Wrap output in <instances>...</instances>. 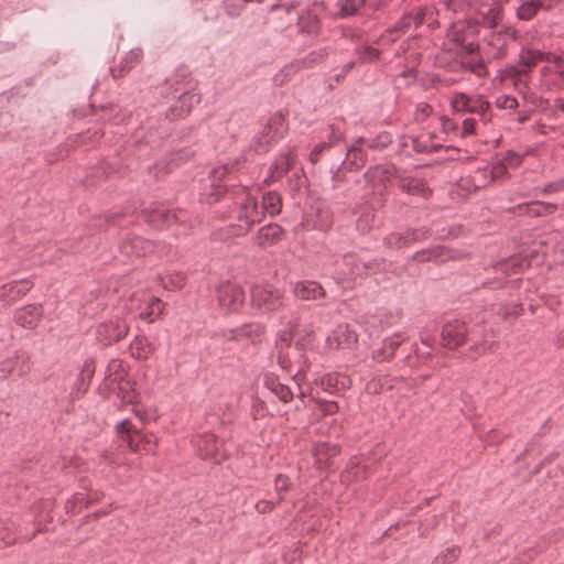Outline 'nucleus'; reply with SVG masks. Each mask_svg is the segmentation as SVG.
I'll list each match as a JSON object with an SVG mask.
<instances>
[{
    "label": "nucleus",
    "instance_id": "f257e3e1",
    "mask_svg": "<svg viewBox=\"0 0 564 564\" xmlns=\"http://www.w3.org/2000/svg\"><path fill=\"white\" fill-rule=\"evenodd\" d=\"M251 302L257 308L271 312L281 305V294L271 285H256L251 289Z\"/></svg>",
    "mask_w": 564,
    "mask_h": 564
},
{
    "label": "nucleus",
    "instance_id": "f03ea898",
    "mask_svg": "<svg viewBox=\"0 0 564 564\" xmlns=\"http://www.w3.org/2000/svg\"><path fill=\"white\" fill-rule=\"evenodd\" d=\"M173 98L175 102L165 112L166 119L171 121L188 115L193 106L199 102V96L188 89L182 90L180 94L175 89Z\"/></svg>",
    "mask_w": 564,
    "mask_h": 564
},
{
    "label": "nucleus",
    "instance_id": "7ed1b4c3",
    "mask_svg": "<svg viewBox=\"0 0 564 564\" xmlns=\"http://www.w3.org/2000/svg\"><path fill=\"white\" fill-rule=\"evenodd\" d=\"M219 305L228 312L238 311L245 302V292L234 283H224L217 289Z\"/></svg>",
    "mask_w": 564,
    "mask_h": 564
},
{
    "label": "nucleus",
    "instance_id": "20e7f679",
    "mask_svg": "<svg viewBox=\"0 0 564 564\" xmlns=\"http://www.w3.org/2000/svg\"><path fill=\"white\" fill-rule=\"evenodd\" d=\"M468 334L467 325L460 321H452L446 323L442 329V340L444 347L455 349L466 341Z\"/></svg>",
    "mask_w": 564,
    "mask_h": 564
},
{
    "label": "nucleus",
    "instance_id": "39448f33",
    "mask_svg": "<svg viewBox=\"0 0 564 564\" xmlns=\"http://www.w3.org/2000/svg\"><path fill=\"white\" fill-rule=\"evenodd\" d=\"M452 107L457 112H469L486 116L490 104L480 97L471 98L464 93L455 95L452 100Z\"/></svg>",
    "mask_w": 564,
    "mask_h": 564
},
{
    "label": "nucleus",
    "instance_id": "423d86ee",
    "mask_svg": "<svg viewBox=\"0 0 564 564\" xmlns=\"http://www.w3.org/2000/svg\"><path fill=\"white\" fill-rule=\"evenodd\" d=\"M129 326L126 322L116 321L100 324L97 328V339L106 346L120 341L127 336Z\"/></svg>",
    "mask_w": 564,
    "mask_h": 564
},
{
    "label": "nucleus",
    "instance_id": "0eeeda50",
    "mask_svg": "<svg viewBox=\"0 0 564 564\" xmlns=\"http://www.w3.org/2000/svg\"><path fill=\"white\" fill-rule=\"evenodd\" d=\"M153 243L150 240H145L140 236L130 235L121 238L119 250L122 254L128 258L131 257H142L147 254V252L152 251Z\"/></svg>",
    "mask_w": 564,
    "mask_h": 564
},
{
    "label": "nucleus",
    "instance_id": "6e6552de",
    "mask_svg": "<svg viewBox=\"0 0 564 564\" xmlns=\"http://www.w3.org/2000/svg\"><path fill=\"white\" fill-rule=\"evenodd\" d=\"M264 333V327L260 324L249 323L240 327L232 328L223 333V337L227 341H254Z\"/></svg>",
    "mask_w": 564,
    "mask_h": 564
},
{
    "label": "nucleus",
    "instance_id": "1a4fd4ad",
    "mask_svg": "<svg viewBox=\"0 0 564 564\" xmlns=\"http://www.w3.org/2000/svg\"><path fill=\"white\" fill-rule=\"evenodd\" d=\"M340 449L337 445L318 442L314 445L313 454L319 469L330 470L334 467L333 458L339 454Z\"/></svg>",
    "mask_w": 564,
    "mask_h": 564
},
{
    "label": "nucleus",
    "instance_id": "9d476101",
    "mask_svg": "<svg viewBox=\"0 0 564 564\" xmlns=\"http://www.w3.org/2000/svg\"><path fill=\"white\" fill-rule=\"evenodd\" d=\"M229 170L227 165H221L214 167L209 172V178L212 181L213 192L208 195V203L214 204L217 203L224 194L227 192L225 186L220 185V182L227 176Z\"/></svg>",
    "mask_w": 564,
    "mask_h": 564
},
{
    "label": "nucleus",
    "instance_id": "9b49d317",
    "mask_svg": "<svg viewBox=\"0 0 564 564\" xmlns=\"http://www.w3.org/2000/svg\"><path fill=\"white\" fill-rule=\"evenodd\" d=\"M42 316L41 305H26L15 312V323L22 327L34 328Z\"/></svg>",
    "mask_w": 564,
    "mask_h": 564
},
{
    "label": "nucleus",
    "instance_id": "f8f14e48",
    "mask_svg": "<svg viewBox=\"0 0 564 564\" xmlns=\"http://www.w3.org/2000/svg\"><path fill=\"white\" fill-rule=\"evenodd\" d=\"M31 288V283L25 280L10 282L0 288V300L11 304L20 296L26 294Z\"/></svg>",
    "mask_w": 564,
    "mask_h": 564
},
{
    "label": "nucleus",
    "instance_id": "ddd939ff",
    "mask_svg": "<svg viewBox=\"0 0 564 564\" xmlns=\"http://www.w3.org/2000/svg\"><path fill=\"white\" fill-rule=\"evenodd\" d=\"M143 58V51L141 48L131 50L126 57L121 61L120 65L116 68H111L112 76L115 78L123 77L132 68L141 63Z\"/></svg>",
    "mask_w": 564,
    "mask_h": 564
},
{
    "label": "nucleus",
    "instance_id": "4468645a",
    "mask_svg": "<svg viewBox=\"0 0 564 564\" xmlns=\"http://www.w3.org/2000/svg\"><path fill=\"white\" fill-rule=\"evenodd\" d=\"M294 293L302 300H316L325 296L323 286L314 281H304L296 284Z\"/></svg>",
    "mask_w": 564,
    "mask_h": 564
},
{
    "label": "nucleus",
    "instance_id": "2eb2a0df",
    "mask_svg": "<svg viewBox=\"0 0 564 564\" xmlns=\"http://www.w3.org/2000/svg\"><path fill=\"white\" fill-rule=\"evenodd\" d=\"M117 430L130 449L133 452H138L140 449L139 432L129 420L122 421L118 425Z\"/></svg>",
    "mask_w": 564,
    "mask_h": 564
},
{
    "label": "nucleus",
    "instance_id": "dca6fc26",
    "mask_svg": "<svg viewBox=\"0 0 564 564\" xmlns=\"http://www.w3.org/2000/svg\"><path fill=\"white\" fill-rule=\"evenodd\" d=\"M264 386L282 402L288 403L293 399V391L290 387L281 383L278 378L267 376Z\"/></svg>",
    "mask_w": 564,
    "mask_h": 564
},
{
    "label": "nucleus",
    "instance_id": "f3484780",
    "mask_svg": "<svg viewBox=\"0 0 564 564\" xmlns=\"http://www.w3.org/2000/svg\"><path fill=\"white\" fill-rule=\"evenodd\" d=\"M141 216L145 221L155 226L169 224L172 219H176L175 214L160 207L152 209L145 208L141 212Z\"/></svg>",
    "mask_w": 564,
    "mask_h": 564
},
{
    "label": "nucleus",
    "instance_id": "a211bd4d",
    "mask_svg": "<svg viewBox=\"0 0 564 564\" xmlns=\"http://www.w3.org/2000/svg\"><path fill=\"white\" fill-rule=\"evenodd\" d=\"M327 343L329 346L336 344V348H340L341 346L349 347L351 344L357 343V334L350 330L348 325L338 326L335 330V335L327 338Z\"/></svg>",
    "mask_w": 564,
    "mask_h": 564
},
{
    "label": "nucleus",
    "instance_id": "6ab92c4d",
    "mask_svg": "<svg viewBox=\"0 0 564 564\" xmlns=\"http://www.w3.org/2000/svg\"><path fill=\"white\" fill-rule=\"evenodd\" d=\"M399 188L410 195H421L423 197H429L431 195V189H429L423 181L412 177L401 178L399 182Z\"/></svg>",
    "mask_w": 564,
    "mask_h": 564
},
{
    "label": "nucleus",
    "instance_id": "aec40b11",
    "mask_svg": "<svg viewBox=\"0 0 564 564\" xmlns=\"http://www.w3.org/2000/svg\"><path fill=\"white\" fill-rule=\"evenodd\" d=\"M544 8L542 0H529L523 2L517 11V15L520 20L528 21L532 19L540 9Z\"/></svg>",
    "mask_w": 564,
    "mask_h": 564
},
{
    "label": "nucleus",
    "instance_id": "412c9836",
    "mask_svg": "<svg viewBox=\"0 0 564 564\" xmlns=\"http://www.w3.org/2000/svg\"><path fill=\"white\" fill-rule=\"evenodd\" d=\"M365 154L360 149L352 147L348 153L346 160L343 161V165L346 170L352 171L358 170L365 164Z\"/></svg>",
    "mask_w": 564,
    "mask_h": 564
},
{
    "label": "nucleus",
    "instance_id": "4be33fe9",
    "mask_svg": "<svg viewBox=\"0 0 564 564\" xmlns=\"http://www.w3.org/2000/svg\"><path fill=\"white\" fill-rule=\"evenodd\" d=\"M257 204L254 203L251 210H249L248 203H241L238 220L241 223L240 227H246L249 229L257 221Z\"/></svg>",
    "mask_w": 564,
    "mask_h": 564
},
{
    "label": "nucleus",
    "instance_id": "5701e85b",
    "mask_svg": "<svg viewBox=\"0 0 564 564\" xmlns=\"http://www.w3.org/2000/svg\"><path fill=\"white\" fill-rule=\"evenodd\" d=\"M282 234H283V229L281 228V226H279L276 224H270V225L263 226L259 230V239L262 240L261 243L263 241L275 242V241L280 240Z\"/></svg>",
    "mask_w": 564,
    "mask_h": 564
},
{
    "label": "nucleus",
    "instance_id": "b1692460",
    "mask_svg": "<svg viewBox=\"0 0 564 564\" xmlns=\"http://www.w3.org/2000/svg\"><path fill=\"white\" fill-rule=\"evenodd\" d=\"M530 208H531V209H529L530 217H541V216H546V215L553 214L557 209V206L555 204H551V203L534 200V202H530Z\"/></svg>",
    "mask_w": 564,
    "mask_h": 564
},
{
    "label": "nucleus",
    "instance_id": "393cba45",
    "mask_svg": "<svg viewBox=\"0 0 564 564\" xmlns=\"http://www.w3.org/2000/svg\"><path fill=\"white\" fill-rule=\"evenodd\" d=\"M281 197L275 192H269L263 195L262 207L271 215H275L281 210Z\"/></svg>",
    "mask_w": 564,
    "mask_h": 564
},
{
    "label": "nucleus",
    "instance_id": "a878e982",
    "mask_svg": "<svg viewBox=\"0 0 564 564\" xmlns=\"http://www.w3.org/2000/svg\"><path fill=\"white\" fill-rule=\"evenodd\" d=\"M501 19L502 10L500 7L496 6L490 8L488 12L482 14V24L489 29H494L497 26Z\"/></svg>",
    "mask_w": 564,
    "mask_h": 564
},
{
    "label": "nucleus",
    "instance_id": "bb28decb",
    "mask_svg": "<svg viewBox=\"0 0 564 564\" xmlns=\"http://www.w3.org/2000/svg\"><path fill=\"white\" fill-rule=\"evenodd\" d=\"M386 247L390 249H401L409 245L405 232L404 234H390L383 240Z\"/></svg>",
    "mask_w": 564,
    "mask_h": 564
},
{
    "label": "nucleus",
    "instance_id": "cd10ccee",
    "mask_svg": "<svg viewBox=\"0 0 564 564\" xmlns=\"http://www.w3.org/2000/svg\"><path fill=\"white\" fill-rule=\"evenodd\" d=\"M314 339V330L307 329L295 341V349L300 359L304 358L303 351L312 344Z\"/></svg>",
    "mask_w": 564,
    "mask_h": 564
},
{
    "label": "nucleus",
    "instance_id": "c85d7f7f",
    "mask_svg": "<svg viewBox=\"0 0 564 564\" xmlns=\"http://www.w3.org/2000/svg\"><path fill=\"white\" fill-rule=\"evenodd\" d=\"M391 170L395 171L394 166L381 169L379 166L375 167L373 171L369 170L365 173V178L370 182L380 173V181L384 183V188H387L386 181H389V174Z\"/></svg>",
    "mask_w": 564,
    "mask_h": 564
},
{
    "label": "nucleus",
    "instance_id": "c756f323",
    "mask_svg": "<svg viewBox=\"0 0 564 564\" xmlns=\"http://www.w3.org/2000/svg\"><path fill=\"white\" fill-rule=\"evenodd\" d=\"M392 142L391 135L387 132L378 134L375 139H372L369 143V147L372 149H384Z\"/></svg>",
    "mask_w": 564,
    "mask_h": 564
},
{
    "label": "nucleus",
    "instance_id": "7c9ffc66",
    "mask_svg": "<svg viewBox=\"0 0 564 564\" xmlns=\"http://www.w3.org/2000/svg\"><path fill=\"white\" fill-rule=\"evenodd\" d=\"M359 263L362 265L366 273H376L382 269L386 261L384 260H359Z\"/></svg>",
    "mask_w": 564,
    "mask_h": 564
},
{
    "label": "nucleus",
    "instance_id": "2f4dec72",
    "mask_svg": "<svg viewBox=\"0 0 564 564\" xmlns=\"http://www.w3.org/2000/svg\"><path fill=\"white\" fill-rule=\"evenodd\" d=\"M340 17L346 18L357 13V6L355 0H340Z\"/></svg>",
    "mask_w": 564,
    "mask_h": 564
},
{
    "label": "nucleus",
    "instance_id": "473e14b6",
    "mask_svg": "<svg viewBox=\"0 0 564 564\" xmlns=\"http://www.w3.org/2000/svg\"><path fill=\"white\" fill-rule=\"evenodd\" d=\"M440 256L438 249L433 250H421L413 254V261L416 262H426L430 261L433 258H437Z\"/></svg>",
    "mask_w": 564,
    "mask_h": 564
},
{
    "label": "nucleus",
    "instance_id": "72a5a7b5",
    "mask_svg": "<svg viewBox=\"0 0 564 564\" xmlns=\"http://www.w3.org/2000/svg\"><path fill=\"white\" fill-rule=\"evenodd\" d=\"M496 106L501 109H513L518 106V100L512 96H501L497 98Z\"/></svg>",
    "mask_w": 564,
    "mask_h": 564
},
{
    "label": "nucleus",
    "instance_id": "f704fd0d",
    "mask_svg": "<svg viewBox=\"0 0 564 564\" xmlns=\"http://www.w3.org/2000/svg\"><path fill=\"white\" fill-rule=\"evenodd\" d=\"M412 22V15L410 13H405L393 26L392 31L405 33Z\"/></svg>",
    "mask_w": 564,
    "mask_h": 564
},
{
    "label": "nucleus",
    "instance_id": "c9c22d12",
    "mask_svg": "<svg viewBox=\"0 0 564 564\" xmlns=\"http://www.w3.org/2000/svg\"><path fill=\"white\" fill-rule=\"evenodd\" d=\"M285 117L279 111L269 119V128L273 127L274 133H280L284 126Z\"/></svg>",
    "mask_w": 564,
    "mask_h": 564
},
{
    "label": "nucleus",
    "instance_id": "e433bc0d",
    "mask_svg": "<svg viewBox=\"0 0 564 564\" xmlns=\"http://www.w3.org/2000/svg\"><path fill=\"white\" fill-rule=\"evenodd\" d=\"M327 53L322 50L319 52H312L311 54H308V56L306 58H304L303 63L305 65H314V64H318L321 62L324 61V58L326 57Z\"/></svg>",
    "mask_w": 564,
    "mask_h": 564
},
{
    "label": "nucleus",
    "instance_id": "4c0bfd02",
    "mask_svg": "<svg viewBox=\"0 0 564 564\" xmlns=\"http://www.w3.org/2000/svg\"><path fill=\"white\" fill-rule=\"evenodd\" d=\"M359 54H360V59L373 62L379 57L380 51H378L377 48H373L371 46H367V47L362 48Z\"/></svg>",
    "mask_w": 564,
    "mask_h": 564
},
{
    "label": "nucleus",
    "instance_id": "58836bf2",
    "mask_svg": "<svg viewBox=\"0 0 564 564\" xmlns=\"http://www.w3.org/2000/svg\"><path fill=\"white\" fill-rule=\"evenodd\" d=\"M94 373H95V362L93 360H86L83 366L79 378H83V381L84 380L86 381V379L90 380L93 378Z\"/></svg>",
    "mask_w": 564,
    "mask_h": 564
},
{
    "label": "nucleus",
    "instance_id": "ea45409f",
    "mask_svg": "<svg viewBox=\"0 0 564 564\" xmlns=\"http://www.w3.org/2000/svg\"><path fill=\"white\" fill-rule=\"evenodd\" d=\"M297 333L295 330H291V332H283L281 335H280V344L278 346V348L280 349L282 347V351H284V348H290L291 347V344H292V339L293 337L296 335Z\"/></svg>",
    "mask_w": 564,
    "mask_h": 564
},
{
    "label": "nucleus",
    "instance_id": "a19ab883",
    "mask_svg": "<svg viewBox=\"0 0 564 564\" xmlns=\"http://www.w3.org/2000/svg\"><path fill=\"white\" fill-rule=\"evenodd\" d=\"M427 234H429V230H426V229H409L405 232L409 243L412 242V241L421 240Z\"/></svg>",
    "mask_w": 564,
    "mask_h": 564
},
{
    "label": "nucleus",
    "instance_id": "79ce46f5",
    "mask_svg": "<svg viewBox=\"0 0 564 564\" xmlns=\"http://www.w3.org/2000/svg\"><path fill=\"white\" fill-rule=\"evenodd\" d=\"M432 112V107L427 104H421L416 108L415 119L417 121L424 120Z\"/></svg>",
    "mask_w": 564,
    "mask_h": 564
},
{
    "label": "nucleus",
    "instance_id": "37998d69",
    "mask_svg": "<svg viewBox=\"0 0 564 564\" xmlns=\"http://www.w3.org/2000/svg\"><path fill=\"white\" fill-rule=\"evenodd\" d=\"M508 173L507 164L505 162H499L492 166L491 175L492 178H501Z\"/></svg>",
    "mask_w": 564,
    "mask_h": 564
},
{
    "label": "nucleus",
    "instance_id": "c03bdc74",
    "mask_svg": "<svg viewBox=\"0 0 564 564\" xmlns=\"http://www.w3.org/2000/svg\"><path fill=\"white\" fill-rule=\"evenodd\" d=\"M274 482H275V489L278 492L286 491L289 489L290 480L284 475H278L275 477Z\"/></svg>",
    "mask_w": 564,
    "mask_h": 564
},
{
    "label": "nucleus",
    "instance_id": "a18cd8bd",
    "mask_svg": "<svg viewBox=\"0 0 564 564\" xmlns=\"http://www.w3.org/2000/svg\"><path fill=\"white\" fill-rule=\"evenodd\" d=\"M520 64L524 67H527L528 69H532L535 65H536V62L534 61V58L530 55V52L529 50L523 52L521 55H520Z\"/></svg>",
    "mask_w": 564,
    "mask_h": 564
},
{
    "label": "nucleus",
    "instance_id": "49530a36",
    "mask_svg": "<svg viewBox=\"0 0 564 564\" xmlns=\"http://www.w3.org/2000/svg\"><path fill=\"white\" fill-rule=\"evenodd\" d=\"M330 145L326 142H323V143H318L317 145H315V148L313 149V151L311 152L310 154V160L312 163H316L318 161V156L321 155V153L325 150V149H328Z\"/></svg>",
    "mask_w": 564,
    "mask_h": 564
},
{
    "label": "nucleus",
    "instance_id": "de8ad7c7",
    "mask_svg": "<svg viewBox=\"0 0 564 564\" xmlns=\"http://www.w3.org/2000/svg\"><path fill=\"white\" fill-rule=\"evenodd\" d=\"M400 345H401V341L392 339V338L386 339L383 343V347L388 350V354L391 358L394 356V354Z\"/></svg>",
    "mask_w": 564,
    "mask_h": 564
},
{
    "label": "nucleus",
    "instance_id": "09e8293b",
    "mask_svg": "<svg viewBox=\"0 0 564 564\" xmlns=\"http://www.w3.org/2000/svg\"><path fill=\"white\" fill-rule=\"evenodd\" d=\"M412 148L416 153H425L429 152V145L425 142H422L420 139L415 137H411Z\"/></svg>",
    "mask_w": 564,
    "mask_h": 564
},
{
    "label": "nucleus",
    "instance_id": "8fccbe9b",
    "mask_svg": "<svg viewBox=\"0 0 564 564\" xmlns=\"http://www.w3.org/2000/svg\"><path fill=\"white\" fill-rule=\"evenodd\" d=\"M476 127V120L473 118H467L463 121V135L465 134H474Z\"/></svg>",
    "mask_w": 564,
    "mask_h": 564
},
{
    "label": "nucleus",
    "instance_id": "3c124183",
    "mask_svg": "<svg viewBox=\"0 0 564 564\" xmlns=\"http://www.w3.org/2000/svg\"><path fill=\"white\" fill-rule=\"evenodd\" d=\"M530 203H523L509 208L511 214L527 215L529 216Z\"/></svg>",
    "mask_w": 564,
    "mask_h": 564
},
{
    "label": "nucleus",
    "instance_id": "603ef678",
    "mask_svg": "<svg viewBox=\"0 0 564 564\" xmlns=\"http://www.w3.org/2000/svg\"><path fill=\"white\" fill-rule=\"evenodd\" d=\"M530 55L534 58V61L538 63L539 61H546L552 62L553 57H551L550 54H545L538 50H529Z\"/></svg>",
    "mask_w": 564,
    "mask_h": 564
},
{
    "label": "nucleus",
    "instance_id": "864d4df0",
    "mask_svg": "<svg viewBox=\"0 0 564 564\" xmlns=\"http://www.w3.org/2000/svg\"><path fill=\"white\" fill-rule=\"evenodd\" d=\"M273 127L269 128V122L263 128L260 141L263 140L264 143H269L275 135Z\"/></svg>",
    "mask_w": 564,
    "mask_h": 564
},
{
    "label": "nucleus",
    "instance_id": "5fc2aeb1",
    "mask_svg": "<svg viewBox=\"0 0 564 564\" xmlns=\"http://www.w3.org/2000/svg\"><path fill=\"white\" fill-rule=\"evenodd\" d=\"M225 10L228 15L236 17L240 13L242 7L239 4L229 3L227 1L224 2Z\"/></svg>",
    "mask_w": 564,
    "mask_h": 564
},
{
    "label": "nucleus",
    "instance_id": "6e6d98bb",
    "mask_svg": "<svg viewBox=\"0 0 564 564\" xmlns=\"http://www.w3.org/2000/svg\"><path fill=\"white\" fill-rule=\"evenodd\" d=\"M273 507L274 505L267 500H261L256 505V508L260 513L269 512L273 509Z\"/></svg>",
    "mask_w": 564,
    "mask_h": 564
},
{
    "label": "nucleus",
    "instance_id": "4d7b16f0",
    "mask_svg": "<svg viewBox=\"0 0 564 564\" xmlns=\"http://www.w3.org/2000/svg\"><path fill=\"white\" fill-rule=\"evenodd\" d=\"M373 358L378 361H384L391 357L389 356L388 350L382 346L380 349L373 351Z\"/></svg>",
    "mask_w": 564,
    "mask_h": 564
},
{
    "label": "nucleus",
    "instance_id": "13d9d810",
    "mask_svg": "<svg viewBox=\"0 0 564 564\" xmlns=\"http://www.w3.org/2000/svg\"><path fill=\"white\" fill-rule=\"evenodd\" d=\"M278 361L284 369L290 367L291 360H290L288 354L282 351V347L279 350Z\"/></svg>",
    "mask_w": 564,
    "mask_h": 564
},
{
    "label": "nucleus",
    "instance_id": "bf43d9fd",
    "mask_svg": "<svg viewBox=\"0 0 564 564\" xmlns=\"http://www.w3.org/2000/svg\"><path fill=\"white\" fill-rule=\"evenodd\" d=\"M355 65H356V62L346 63L343 66L341 73L336 75V77H335L336 82H339L341 78H344L346 76V74L349 73L355 67Z\"/></svg>",
    "mask_w": 564,
    "mask_h": 564
},
{
    "label": "nucleus",
    "instance_id": "052dcab7",
    "mask_svg": "<svg viewBox=\"0 0 564 564\" xmlns=\"http://www.w3.org/2000/svg\"><path fill=\"white\" fill-rule=\"evenodd\" d=\"M459 552H460V549L456 545L448 547L447 552L444 554V555H447V563L453 562L458 556Z\"/></svg>",
    "mask_w": 564,
    "mask_h": 564
},
{
    "label": "nucleus",
    "instance_id": "680f3d73",
    "mask_svg": "<svg viewBox=\"0 0 564 564\" xmlns=\"http://www.w3.org/2000/svg\"><path fill=\"white\" fill-rule=\"evenodd\" d=\"M555 64L556 72L560 74V76L564 77V58L560 56H553V61Z\"/></svg>",
    "mask_w": 564,
    "mask_h": 564
},
{
    "label": "nucleus",
    "instance_id": "e2e57ef3",
    "mask_svg": "<svg viewBox=\"0 0 564 564\" xmlns=\"http://www.w3.org/2000/svg\"><path fill=\"white\" fill-rule=\"evenodd\" d=\"M506 161L508 162V165L516 167L521 163L522 158L516 153H509Z\"/></svg>",
    "mask_w": 564,
    "mask_h": 564
},
{
    "label": "nucleus",
    "instance_id": "0e129e2a",
    "mask_svg": "<svg viewBox=\"0 0 564 564\" xmlns=\"http://www.w3.org/2000/svg\"><path fill=\"white\" fill-rule=\"evenodd\" d=\"M425 20V10H420L414 17H412V21L414 22L415 28L421 26Z\"/></svg>",
    "mask_w": 564,
    "mask_h": 564
},
{
    "label": "nucleus",
    "instance_id": "69168bd1",
    "mask_svg": "<svg viewBox=\"0 0 564 564\" xmlns=\"http://www.w3.org/2000/svg\"><path fill=\"white\" fill-rule=\"evenodd\" d=\"M463 68L468 69L474 74H479V69L484 68V64L482 63H477V64L464 63Z\"/></svg>",
    "mask_w": 564,
    "mask_h": 564
},
{
    "label": "nucleus",
    "instance_id": "338daca9",
    "mask_svg": "<svg viewBox=\"0 0 564 564\" xmlns=\"http://www.w3.org/2000/svg\"><path fill=\"white\" fill-rule=\"evenodd\" d=\"M323 411L325 412V414H334L338 411V405L336 402L333 401L326 402Z\"/></svg>",
    "mask_w": 564,
    "mask_h": 564
},
{
    "label": "nucleus",
    "instance_id": "774afa93",
    "mask_svg": "<svg viewBox=\"0 0 564 564\" xmlns=\"http://www.w3.org/2000/svg\"><path fill=\"white\" fill-rule=\"evenodd\" d=\"M464 51L467 54H475L479 50V45L476 43H468L463 45Z\"/></svg>",
    "mask_w": 564,
    "mask_h": 564
}]
</instances>
